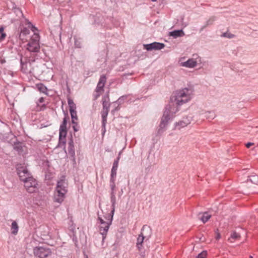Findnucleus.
Here are the masks:
<instances>
[{"instance_id":"1","label":"nucleus","mask_w":258,"mask_h":258,"mask_svg":"<svg viewBox=\"0 0 258 258\" xmlns=\"http://www.w3.org/2000/svg\"><path fill=\"white\" fill-rule=\"evenodd\" d=\"M191 96L192 91L187 88L177 91L173 94L170 98V104L166 107L164 112L160 123L161 127H164L168 121L178 111V106L188 102Z\"/></svg>"},{"instance_id":"2","label":"nucleus","mask_w":258,"mask_h":258,"mask_svg":"<svg viewBox=\"0 0 258 258\" xmlns=\"http://www.w3.org/2000/svg\"><path fill=\"white\" fill-rule=\"evenodd\" d=\"M67 186V182L63 177L57 181L54 195L55 202L60 204L64 201L66 194L68 191Z\"/></svg>"},{"instance_id":"3","label":"nucleus","mask_w":258,"mask_h":258,"mask_svg":"<svg viewBox=\"0 0 258 258\" xmlns=\"http://www.w3.org/2000/svg\"><path fill=\"white\" fill-rule=\"evenodd\" d=\"M114 212V208H113L111 211V215L109 214L107 216L104 217V219L98 216V221L99 223V232L102 235V241H104L106 238L109 226L112 223Z\"/></svg>"},{"instance_id":"4","label":"nucleus","mask_w":258,"mask_h":258,"mask_svg":"<svg viewBox=\"0 0 258 258\" xmlns=\"http://www.w3.org/2000/svg\"><path fill=\"white\" fill-rule=\"evenodd\" d=\"M39 36L38 34L34 33L31 37L30 41L26 45V49L29 52H38L40 50Z\"/></svg>"},{"instance_id":"5","label":"nucleus","mask_w":258,"mask_h":258,"mask_svg":"<svg viewBox=\"0 0 258 258\" xmlns=\"http://www.w3.org/2000/svg\"><path fill=\"white\" fill-rule=\"evenodd\" d=\"M16 168L17 173L21 181L24 182L32 177L30 172L25 166L22 164H18Z\"/></svg>"},{"instance_id":"6","label":"nucleus","mask_w":258,"mask_h":258,"mask_svg":"<svg viewBox=\"0 0 258 258\" xmlns=\"http://www.w3.org/2000/svg\"><path fill=\"white\" fill-rule=\"evenodd\" d=\"M23 182L26 190L29 193H34L38 190V182L33 177Z\"/></svg>"},{"instance_id":"7","label":"nucleus","mask_w":258,"mask_h":258,"mask_svg":"<svg viewBox=\"0 0 258 258\" xmlns=\"http://www.w3.org/2000/svg\"><path fill=\"white\" fill-rule=\"evenodd\" d=\"M106 82V78L105 76H101L93 94L94 100H96L103 93L104 87Z\"/></svg>"},{"instance_id":"8","label":"nucleus","mask_w":258,"mask_h":258,"mask_svg":"<svg viewBox=\"0 0 258 258\" xmlns=\"http://www.w3.org/2000/svg\"><path fill=\"white\" fill-rule=\"evenodd\" d=\"M33 253L35 256L39 258H45L51 255V250L46 247L38 246L33 249Z\"/></svg>"},{"instance_id":"9","label":"nucleus","mask_w":258,"mask_h":258,"mask_svg":"<svg viewBox=\"0 0 258 258\" xmlns=\"http://www.w3.org/2000/svg\"><path fill=\"white\" fill-rule=\"evenodd\" d=\"M31 60L32 61H34V59H28V61L27 60H26L24 61L23 58H21V70L26 74H31L33 70V68L32 66L31 62H30Z\"/></svg>"},{"instance_id":"10","label":"nucleus","mask_w":258,"mask_h":258,"mask_svg":"<svg viewBox=\"0 0 258 258\" xmlns=\"http://www.w3.org/2000/svg\"><path fill=\"white\" fill-rule=\"evenodd\" d=\"M165 47L163 43L159 42H153L148 44H144V47L148 51L152 50H160Z\"/></svg>"},{"instance_id":"11","label":"nucleus","mask_w":258,"mask_h":258,"mask_svg":"<svg viewBox=\"0 0 258 258\" xmlns=\"http://www.w3.org/2000/svg\"><path fill=\"white\" fill-rule=\"evenodd\" d=\"M110 186L111 189V202L112 203V206L113 208H114V206L116 202V198L115 196L114 190L115 188V178H110Z\"/></svg>"},{"instance_id":"12","label":"nucleus","mask_w":258,"mask_h":258,"mask_svg":"<svg viewBox=\"0 0 258 258\" xmlns=\"http://www.w3.org/2000/svg\"><path fill=\"white\" fill-rule=\"evenodd\" d=\"M29 30L27 28H24L21 31V32L19 35V38L23 42L27 41L28 39L30 38L29 36Z\"/></svg>"},{"instance_id":"13","label":"nucleus","mask_w":258,"mask_h":258,"mask_svg":"<svg viewBox=\"0 0 258 258\" xmlns=\"http://www.w3.org/2000/svg\"><path fill=\"white\" fill-rule=\"evenodd\" d=\"M181 65L186 68H193L197 65V61L194 58H190L185 62H181Z\"/></svg>"},{"instance_id":"14","label":"nucleus","mask_w":258,"mask_h":258,"mask_svg":"<svg viewBox=\"0 0 258 258\" xmlns=\"http://www.w3.org/2000/svg\"><path fill=\"white\" fill-rule=\"evenodd\" d=\"M185 35V34L182 30H174L169 32V36H172L174 38L179 37H182Z\"/></svg>"},{"instance_id":"15","label":"nucleus","mask_w":258,"mask_h":258,"mask_svg":"<svg viewBox=\"0 0 258 258\" xmlns=\"http://www.w3.org/2000/svg\"><path fill=\"white\" fill-rule=\"evenodd\" d=\"M109 110H102L101 111V117L102 118V127L105 128L106 123L107 122V117Z\"/></svg>"},{"instance_id":"16","label":"nucleus","mask_w":258,"mask_h":258,"mask_svg":"<svg viewBox=\"0 0 258 258\" xmlns=\"http://www.w3.org/2000/svg\"><path fill=\"white\" fill-rule=\"evenodd\" d=\"M119 158L118 157L116 160L114 161L111 169V178H115L116 175V170L118 165V160Z\"/></svg>"},{"instance_id":"17","label":"nucleus","mask_w":258,"mask_h":258,"mask_svg":"<svg viewBox=\"0 0 258 258\" xmlns=\"http://www.w3.org/2000/svg\"><path fill=\"white\" fill-rule=\"evenodd\" d=\"M103 109L102 110H109L110 104L109 103V99L108 96H104L102 99Z\"/></svg>"},{"instance_id":"18","label":"nucleus","mask_w":258,"mask_h":258,"mask_svg":"<svg viewBox=\"0 0 258 258\" xmlns=\"http://www.w3.org/2000/svg\"><path fill=\"white\" fill-rule=\"evenodd\" d=\"M191 118L190 117H185L183 118L182 120L179 121L177 123V124L179 125L181 127H183L190 123Z\"/></svg>"},{"instance_id":"19","label":"nucleus","mask_w":258,"mask_h":258,"mask_svg":"<svg viewBox=\"0 0 258 258\" xmlns=\"http://www.w3.org/2000/svg\"><path fill=\"white\" fill-rule=\"evenodd\" d=\"M44 101V98L43 97H41L39 100L38 102L37 103V108L36 109V110L37 111H39L41 110H43L45 109L46 106L45 104H42L41 103H43Z\"/></svg>"},{"instance_id":"20","label":"nucleus","mask_w":258,"mask_h":258,"mask_svg":"<svg viewBox=\"0 0 258 258\" xmlns=\"http://www.w3.org/2000/svg\"><path fill=\"white\" fill-rule=\"evenodd\" d=\"M19 226L16 221H13L11 225L12 233L16 235L18 233Z\"/></svg>"},{"instance_id":"21","label":"nucleus","mask_w":258,"mask_h":258,"mask_svg":"<svg viewBox=\"0 0 258 258\" xmlns=\"http://www.w3.org/2000/svg\"><path fill=\"white\" fill-rule=\"evenodd\" d=\"M211 215L208 212H204L202 214V217H200L201 220L204 223H206L211 218Z\"/></svg>"},{"instance_id":"22","label":"nucleus","mask_w":258,"mask_h":258,"mask_svg":"<svg viewBox=\"0 0 258 258\" xmlns=\"http://www.w3.org/2000/svg\"><path fill=\"white\" fill-rule=\"evenodd\" d=\"M70 112L71 113V117H72V122L73 124L76 123V121L78 119V117L77 115V112L76 109L70 110Z\"/></svg>"},{"instance_id":"23","label":"nucleus","mask_w":258,"mask_h":258,"mask_svg":"<svg viewBox=\"0 0 258 258\" xmlns=\"http://www.w3.org/2000/svg\"><path fill=\"white\" fill-rule=\"evenodd\" d=\"M37 89L40 92L44 94L47 93V89L43 84L40 83L36 85Z\"/></svg>"},{"instance_id":"24","label":"nucleus","mask_w":258,"mask_h":258,"mask_svg":"<svg viewBox=\"0 0 258 258\" xmlns=\"http://www.w3.org/2000/svg\"><path fill=\"white\" fill-rule=\"evenodd\" d=\"M240 235L236 232H233L231 233L230 237L228 239V240L230 242H233L235 240L238 239L240 238Z\"/></svg>"},{"instance_id":"25","label":"nucleus","mask_w":258,"mask_h":258,"mask_svg":"<svg viewBox=\"0 0 258 258\" xmlns=\"http://www.w3.org/2000/svg\"><path fill=\"white\" fill-rule=\"evenodd\" d=\"M248 181L255 184H258V176L256 174L251 175L248 176Z\"/></svg>"},{"instance_id":"26","label":"nucleus","mask_w":258,"mask_h":258,"mask_svg":"<svg viewBox=\"0 0 258 258\" xmlns=\"http://www.w3.org/2000/svg\"><path fill=\"white\" fill-rule=\"evenodd\" d=\"M68 151L71 156H74L75 155V149L73 141H70L69 143Z\"/></svg>"},{"instance_id":"27","label":"nucleus","mask_w":258,"mask_h":258,"mask_svg":"<svg viewBox=\"0 0 258 258\" xmlns=\"http://www.w3.org/2000/svg\"><path fill=\"white\" fill-rule=\"evenodd\" d=\"M144 239V237L141 233V234L139 235V237L137 238V246L138 247L139 249H141V246H142V244L143 242Z\"/></svg>"},{"instance_id":"28","label":"nucleus","mask_w":258,"mask_h":258,"mask_svg":"<svg viewBox=\"0 0 258 258\" xmlns=\"http://www.w3.org/2000/svg\"><path fill=\"white\" fill-rule=\"evenodd\" d=\"M216 20V17L214 16H213L209 18V19L206 22V24L204 26V28L208 26V25H212Z\"/></svg>"},{"instance_id":"29","label":"nucleus","mask_w":258,"mask_h":258,"mask_svg":"<svg viewBox=\"0 0 258 258\" xmlns=\"http://www.w3.org/2000/svg\"><path fill=\"white\" fill-rule=\"evenodd\" d=\"M68 104L69 105L70 110L76 109V104L74 103L72 100L69 99Z\"/></svg>"},{"instance_id":"30","label":"nucleus","mask_w":258,"mask_h":258,"mask_svg":"<svg viewBox=\"0 0 258 258\" xmlns=\"http://www.w3.org/2000/svg\"><path fill=\"white\" fill-rule=\"evenodd\" d=\"M59 138H65L67 134V130H59Z\"/></svg>"},{"instance_id":"31","label":"nucleus","mask_w":258,"mask_h":258,"mask_svg":"<svg viewBox=\"0 0 258 258\" xmlns=\"http://www.w3.org/2000/svg\"><path fill=\"white\" fill-rule=\"evenodd\" d=\"M207 251H203L198 254L197 258H207Z\"/></svg>"},{"instance_id":"32","label":"nucleus","mask_w":258,"mask_h":258,"mask_svg":"<svg viewBox=\"0 0 258 258\" xmlns=\"http://www.w3.org/2000/svg\"><path fill=\"white\" fill-rule=\"evenodd\" d=\"M66 143V140L65 138H59V146H64Z\"/></svg>"},{"instance_id":"33","label":"nucleus","mask_w":258,"mask_h":258,"mask_svg":"<svg viewBox=\"0 0 258 258\" xmlns=\"http://www.w3.org/2000/svg\"><path fill=\"white\" fill-rule=\"evenodd\" d=\"M222 36L229 38H232L234 37V35L227 32L223 33Z\"/></svg>"},{"instance_id":"34","label":"nucleus","mask_w":258,"mask_h":258,"mask_svg":"<svg viewBox=\"0 0 258 258\" xmlns=\"http://www.w3.org/2000/svg\"><path fill=\"white\" fill-rule=\"evenodd\" d=\"M7 35L5 33H1V36H0V42H2L3 40H4Z\"/></svg>"},{"instance_id":"35","label":"nucleus","mask_w":258,"mask_h":258,"mask_svg":"<svg viewBox=\"0 0 258 258\" xmlns=\"http://www.w3.org/2000/svg\"><path fill=\"white\" fill-rule=\"evenodd\" d=\"M59 130H67V125L61 123L60 125Z\"/></svg>"},{"instance_id":"36","label":"nucleus","mask_w":258,"mask_h":258,"mask_svg":"<svg viewBox=\"0 0 258 258\" xmlns=\"http://www.w3.org/2000/svg\"><path fill=\"white\" fill-rule=\"evenodd\" d=\"M216 237H215V238L216 240H219L220 238H221V235L218 232V230H217L216 231Z\"/></svg>"},{"instance_id":"37","label":"nucleus","mask_w":258,"mask_h":258,"mask_svg":"<svg viewBox=\"0 0 258 258\" xmlns=\"http://www.w3.org/2000/svg\"><path fill=\"white\" fill-rule=\"evenodd\" d=\"M74 124L75 125H73V128L75 132H77L79 130L78 124L76 122V123H75Z\"/></svg>"},{"instance_id":"38","label":"nucleus","mask_w":258,"mask_h":258,"mask_svg":"<svg viewBox=\"0 0 258 258\" xmlns=\"http://www.w3.org/2000/svg\"><path fill=\"white\" fill-rule=\"evenodd\" d=\"M253 145H254L253 143L249 142L245 144V146L246 147V148H250V146H251Z\"/></svg>"},{"instance_id":"39","label":"nucleus","mask_w":258,"mask_h":258,"mask_svg":"<svg viewBox=\"0 0 258 258\" xmlns=\"http://www.w3.org/2000/svg\"><path fill=\"white\" fill-rule=\"evenodd\" d=\"M67 118L64 117L63 119V121H62V123L67 125Z\"/></svg>"},{"instance_id":"40","label":"nucleus","mask_w":258,"mask_h":258,"mask_svg":"<svg viewBox=\"0 0 258 258\" xmlns=\"http://www.w3.org/2000/svg\"><path fill=\"white\" fill-rule=\"evenodd\" d=\"M4 28L3 26H1L0 27V34L1 33H5L4 32Z\"/></svg>"},{"instance_id":"41","label":"nucleus","mask_w":258,"mask_h":258,"mask_svg":"<svg viewBox=\"0 0 258 258\" xmlns=\"http://www.w3.org/2000/svg\"><path fill=\"white\" fill-rule=\"evenodd\" d=\"M33 29H35V27L32 26V31H34Z\"/></svg>"},{"instance_id":"42","label":"nucleus","mask_w":258,"mask_h":258,"mask_svg":"<svg viewBox=\"0 0 258 258\" xmlns=\"http://www.w3.org/2000/svg\"><path fill=\"white\" fill-rule=\"evenodd\" d=\"M152 2H156L157 0H151Z\"/></svg>"},{"instance_id":"43","label":"nucleus","mask_w":258,"mask_h":258,"mask_svg":"<svg viewBox=\"0 0 258 258\" xmlns=\"http://www.w3.org/2000/svg\"><path fill=\"white\" fill-rule=\"evenodd\" d=\"M249 258H253V256H250Z\"/></svg>"}]
</instances>
